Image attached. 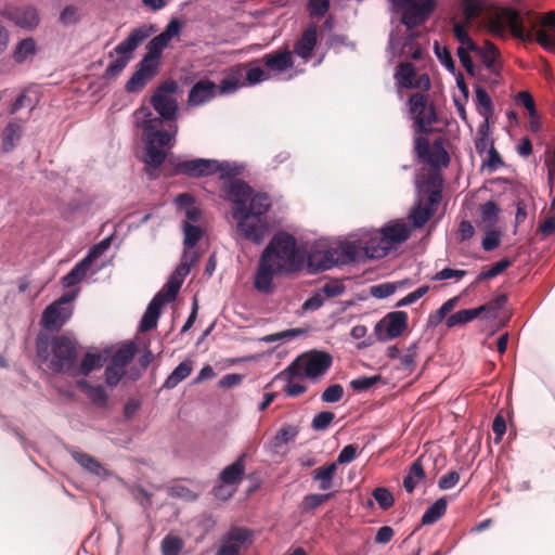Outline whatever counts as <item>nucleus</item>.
Instances as JSON below:
<instances>
[{
  "instance_id": "nucleus-18",
  "label": "nucleus",
  "mask_w": 555,
  "mask_h": 555,
  "mask_svg": "<svg viewBox=\"0 0 555 555\" xmlns=\"http://www.w3.org/2000/svg\"><path fill=\"white\" fill-rule=\"evenodd\" d=\"M217 93V85L212 80L199 79L189 90L188 105L191 107L202 106L216 98Z\"/></svg>"
},
{
  "instance_id": "nucleus-16",
  "label": "nucleus",
  "mask_w": 555,
  "mask_h": 555,
  "mask_svg": "<svg viewBox=\"0 0 555 555\" xmlns=\"http://www.w3.org/2000/svg\"><path fill=\"white\" fill-rule=\"evenodd\" d=\"M74 308H63L53 301L42 311L40 325L47 332H59L72 318Z\"/></svg>"
},
{
  "instance_id": "nucleus-55",
  "label": "nucleus",
  "mask_w": 555,
  "mask_h": 555,
  "mask_svg": "<svg viewBox=\"0 0 555 555\" xmlns=\"http://www.w3.org/2000/svg\"><path fill=\"white\" fill-rule=\"evenodd\" d=\"M113 235L102 238L99 243L92 245L83 259L91 266L98 258H100L112 245Z\"/></svg>"
},
{
  "instance_id": "nucleus-49",
  "label": "nucleus",
  "mask_w": 555,
  "mask_h": 555,
  "mask_svg": "<svg viewBox=\"0 0 555 555\" xmlns=\"http://www.w3.org/2000/svg\"><path fill=\"white\" fill-rule=\"evenodd\" d=\"M183 547L182 538L171 533L166 534L160 542L162 555H179Z\"/></svg>"
},
{
  "instance_id": "nucleus-63",
  "label": "nucleus",
  "mask_w": 555,
  "mask_h": 555,
  "mask_svg": "<svg viewBox=\"0 0 555 555\" xmlns=\"http://www.w3.org/2000/svg\"><path fill=\"white\" fill-rule=\"evenodd\" d=\"M481 219L485 222L494 224L499 220L500 207L493 201H488L480 205Z\"/></svg>"
},
{
  "instance_id": "nucleus-60",
  "label": "nucleus",
  "mask_w": 555,
  "mask_h": 555,
  "mask_svg": "<svg viewBox=\"0 0 555 555\" xmlns=\"http://www.w3.org/2000/svg\"><path fill=\"white\" fill-rule=\"evenodd\" d=\"M210 176L215 173H219V179L224 181L225 183H231V162L229 160H219L215 158H210Z\"/></svg>"
},
{
  "instance_id": "nucleus-48",
  "label": "nucleus",
  "mask_w": 555,
  "mask_h": 555,
  "mask_svg": "<svg viewBox=\"0 0 555 555\" xmlns=\"http://www.w3.org/2000/svg\"><path fill=\"white\" fill-rule=\"evenodd\" d=\"M475 95L477 106L483 108V112L481 113V115L483 116V120L489 121L490 117H492L494 113V106L491 96L489 95L488 91L480 86L475 87Z\"/></svg>"
},
{
  "instance_id": "nucleus-23",
  "label": "nucleus",
  "mask_w": 555,
  "mask_h": 555,
  "mask_svg": "<svg viewBox=\"0 0 555 555\" xmlns=\"http://www.w3.org/2000/svg\"><path fill=\"white\" fill-rule=\"evenodd\" d=\"M318 46V27L315 24H309L294 46L293 52L304 61L312 57V53Z\"/></svg>"
},
{
  "instance_id": "nucleus-12",
  "label": "nucleus",
  "mask_w": 555,
  "mask_h": 555,
  "mask_svg": "<svg viewBox=\"0 0 555 555\" xmlns=\"http://www.w3.org/2000/svg\"><path fill=\"white\" fill-rule=\"evenodd\" d=\"M338 249L328 247L326 249L308 250L305 247L304 251V269L306 268L309 274H319L324 271L331 270L335 267L334 255Z\"/></svg>"
},
{
  "instance_id": "nucleus-8",
  "label": "nucleus",
  "mask_w": 555,
  "mask_h": 555,
  "mask_svg": "<svg viewBox=\"0 0 555 555\" xmlns=\"http://www.w3.org/2000/svg\"><path fill=\"white\" fill-rule=\"evenodd\" d=\"M396 10H401V24L408 30L422 25L436 10L435 0H391Z\"/></svg>"
},
{
  "instance_id": "nucleus-24",
  "label": "nucleus",
  "mask_w": 555,
  "mask_h": 555,
  "mask_svg": "<svg viewBox=\"0 0 555 555\" xmlns=\"http://www.w3.org/2000/svg\"><path fill=\"white\" fill-rule=\"evenodd\" d=\"M386 240L388 247L393 248L397 245L405 242L410 235L411 230L402 219H395L386 222L379 229Z\"/></svg>"
},
{
  "instance_id": "nucleus-39",
  "label": "nucleus",
  "mask_w": 555,
  "mask_h": 555,
  "mask_svg": "<svg viewBox=\"0 0 555 555\" xmlns=\"http://www.w3.org/2000/svg\"><path fill=\"white\" fill-rule=\"evenodd\" d=\"M337 467L332 462L325 466L319 467L313 472L312 479L319 481V489L322 491L330 490L333 486V480Z\"/></svg>"
},
{
  "instance_id": "nucleus-13",
  "label": "nucleus",
  "mask_w": 555,
  "mask_h": 555,
  "mask_svg": "<svg viewBox=\"0 0 555 555\" xmlns=\"http://www.w3.org/2000/svg\"><path fill=\"white\" fill-rule=\"evenodd\" d=\"M159 64L142 57L135 65V70L125 83L127 93L140 92L149 81H151L159 72Z\"/></svg>"
},
{
  "instance_id": "nucleus-9",
  "label": "nucleus",
  "mask_w": 555,
  "mask_h": 555,
  "mask_svg": "<svg viewBox=\"0 0 555 555\" xmlns=\"http://www.w3.org/2000/svg\"><path fill=\"white\" fill-rule=\"evenodd\" d=\"M408 313L402 310L388 312L374 326L376 339L385 343L401 336L408 327Z\"/></svg>"
},
{
  "instance_id": "nucleus-11",
  "label": "nucleus",
  "mask_w": 555,
  "mask_h": 555,
  "mask_svg": "<svg viewBox=\"0 0 555 555\" xmlns=\"http://www.w3.org/2000/svg\"><path fill=\"white\" fill-rule=\"evenodd\" d=\"M169 164L172 166V176H184L191 179H199L210 176V158L179 159L171 156Z\"/></svg>"
},
{
  "instance_id": "nucleus-41",
  "label": "nucleus",
  "mask_w": 555,
  "mask_h": 555,
  "mask_svg": "<svg viewBox=\"0 0 555 555\" xmlns=\"http://www.w3.org/2000/svg\"><path fill=\"white\" fill-rule=\"evenodd\" d=\"M36 53L37 46L35 39L27 37L18 41L15 47L13 57L17 64H22L28 59V56L35 55Z\"/></svg>"
},
{
  "instance_id": "nucleus-25",
  "label": "nucleus",
  "mask_w": 555,
  "mask_h": 555,
  "mask_svg": "<svg viewBox=\"0 0 555 555\" xmlns=\"http://www.w3.org/2000/svg\"><path fill=\"white\" fill-rule=\"evenodd\" d=\"M260 62L271 73H284L294 65L293 53L288 49H280L267 53L261 57Z\"/></svg>"
},
{
  "instance_id": "nucleus-64",
  "label": "nucleus",
  "mask_w": 555,
  "mask_h": 555,
  "mask_svg": "<svg viewBox=\"0 0 555 555\" xmlns=\"http://www.w3.org/2000/svg\"><path fill=\"white\" fill-rule=\"evenodd\" d=\"M502 231L500 229L488 230L481 241V247L485 251H492L501 244Z\"/></svg>"
},
{
  "instance_id": "nucleus-54",
  "label": "nucleus",
  "mask_w": 555,
  "mask_h": 555,
  "mask_svg": "<svg viewBox=\"0 0 555 555\" xmlns=\"http://www.w3.org/2000/svg\"><path fill=\"white\" fill-rule=\"evenodd\" d=\"M482 56V63L487 69H489L494 75H500V69L495 65V61L499 57V50L493 43L488 42L486 44V50L481 49V52H478Z\"/></svg>"
},
{
  "instance_id": "nucleus-42",
  "label": "nucleus",
  "mask_w": 555,
  "mask_h": 555,
  "mask_svg": "<svg viewBox=\"0 0 555 555\" xmlns=\"http://www.w3.org/2000/svg\"><path fill=\"white\" fill-rule=\"evenodd\" d=\"M183 245L186 249L194 248L204 235V230L189 221L182 222Z\"/></svg>"
},
{
  "instance_id": "nucleus-4",
  "label": "nucleus",
  "mask_w": 555,
  "mask_h": 555,
  "mask_svg": "<svg viewBox=\"0 0 555 555\" xmlns=\"http://www.w3.org/2000/svg\"><path fill=\"white\" fill-rule=\"evenodd\" d=\"M49 347L53 358L49 363V369L57 374L69 372L77 360L76 340L66 334L50 336L43 331L39 332L36 337L37 354L42 360L49 358Z\"/></svg>"
},
{
  "instance_id": "nucleus-62",
  "label": "nucleus",
  "mask_w": 555,
  "mask_h": 555,
  "mask_svg": "<svg viewBox=\"0 0 555 555\" xmlns=\"http://www.w3.org/2000/svg\"><path fill=\"white\" fill-rule=\"evenodd\" d=\"M463 17L470 22L476 17L479 11L483 9L482 0H461L460 2Z\"/></svg>"
},
{
  "instance_id": "nucleus-32",
  "label": "nucleus",
  "mask_w": 555,
  "mask_h": 555,
  "mask_svg": "<svg viewBox=\"0 0 555 555\" xmlns=\"http://www.w3.org/2000/svg\"><path fill=\"white\" fill-rule=\"evenodd\" d=\"M415 66L411 62L399 63L395 73L397 83L406 89L420 88L415 78Z\"/></svg>"
},
{
  "instance_id": "nucleus-47",
  "label": "nucleus",
  "mask_w": 555,
  "mask_h": 555,
  "mask_svg": "<svg viewBox=\"0 0 555 555\" xmlns=\"http://www.w3.org/2000/svg\"><path fill=\"white\" fill-rule=\"evenodd\" d=\"M333 498L334 492L306 494L300 503V509L305 513L311 512Z\"/></svg>"
},
{
  "instance_id": "nucleus-57",
  "label": "nucleus",
  "mask_w": 555,
  "mask_h": 555,
  "mask_svg": "<svg viewBox=\"0 0 555 555\" xmlns=\"http://www.w3.org/2000/svg\"><path fill=\"white\" fill-rule=\"evenodd\" d=\"M372 496L383 511H388L395 504V498L390 490L386 487H376L372 491Z\"/></svg>"
},
{
  "instance_id": "nucleus-46",
  "label": "nucleus",
  "mask_w": 555,
  "mask_h": 555,
  "mask_svg": "<svg viewBox=\"0 0 555 555\" xmlns=\"http://www.w3.org/2000/svg\"><path fill=\"white\" fill-rule=\"evenodd\" d=\"M269 78V73L258 64V61H253L248 64L246 69V82L244 86L254 87L268 80Z\"/></svg>"
},
{
  "instance_id": "nucleus-30",
  "label": "nucleus",
  "mask_w": 555,
  "mask_h": 555,
  "mask_svg": "<svg viewBox=\"0 0 555 555\" xmlns=\"http://www.w3.org/2000/svg\"><path fill=\"white\" fill-rule=\"evenodd\" d=\"M426 478V473L423 466L422 456L417 457L410 465L406 475L403 477V488L411 494L417 487V482Z\"/></svg>"
},
{
  "instance_id": "nucleus-7",
  "label": "nucleus",
  "mask_w": 555,
  "mask_h": 555,
  "mask_svg": "<svg viewBox=\"0 0 555 555\" xmlns=\"http://www.w3.org/2000/svg\"><path fill=\"white\" fill-rule=\"evenodd\" d=\"M178 91L179 83L173 79H165L158 83L149 100L156 113V115L152 113V119L178 124L179 103L176 98Z\"/></svg>"
},
{
  "instance_id": "nucleus-10",
  "label": "nucleus",
  "mask_w": 555,
  "mask_h": 555,
  "mask_svg": "<svg viewBox=\"0 0 555 555\" xmlns=\"http://www.w3.org/2000/svg\"><path fill=\"white\" fill-rule=\"evenodd\" d=\"M299 360L304 362L306 378L317 380L325 375L333 364V357L325 350L311 349L302 352Z\"/></svg>"
},
{
  "instance_id": "nucleus-45",
  "label": "nucleus",
  "mask_w": 555,
  "mask_h": 555,
  "mask_svg": "<svg viewBox=\"0 0 555 555\" xmlns=\"http://www.w3.org/2000/svg\"><path fill=\"white\" fill-rule=\"evenodd\" d=\"M478 318V312L475 308L462 309L451 314L446 319V326L452 328L455 326H463L467 323L473 322Z\"/></svg>"
},
{
  "instance_id": "nucleus-14",
  "label": "nucleus",
  "mask_w": 555,
  "mask_h": 555,
  "mask_svg": "<svg viewBox=\"0 0 555 555\" xmlns=\"http://www.w3.org/2000/svg\"><path fill=\"white\" fill-rule=\"evenodd\" d=\"M222 191L225 197L233 204V218L243 212L250 195L254 193V189L243 179H235L232 180L231 183H224Z\"/></svg>"
},
{
  "instance_id": "nucleus-1",
  "label": "nucleus",
  "mask_w": 555,
  "mask_h": 555,
  "mask_svg": "<svg viewBox=\"0 0 555 555\" xmlns=\"http://www.w3.org/2000/svg\"><path fill=\"white\" fill-rule=\"evenodd\" d=\"M409 115L414 124V151L416 157L434 169L447 167L450 155L444 149V139L437 137L430 144L427 135L433 131V124L438 121V113L434 104H429L427 95L413 93L409 96Z\"/></svg>"
},
{
  "instance_id": "nucleus-37",
  "label": "nucleus",
  "mask_w": 555,
  "mask_h": 555,
  "mask_svg": "<svg viewBox=\"0 0 555 555\" xmlns=\"http://www.w3.org/2000/svg\"><path fill=\"white\" fill-rule=\"evenodd\" d=\"M448 501L444 496L437 499L422 515L421 522L429 526L437 522L447 512Z\"/></svg>"
},
{
  "instance_id": "nucleus-35",
  "label": "nucleus",
  "mask_w": 555,
  "mask_h": 555,
  "mask_svg": "<svg viewBox=\"0 0 555 555\" xmlns=\"http://www.w3.org/2000/svg\"><path fill=\"white\" fill-rule=\"evenodd\" d=\"M460 297L454 296L444 301L435 312L429 313L426 321V328L437 327L447 315L459 305Z\"/></svg>"
},
{
  "instance_id": "nucleus-36",
  "label": "nucleus",
  "mask_w": 555,
  "mask_h": 555,
  "mask_svg": "<svg viewBox=\"0 0 555 555\" xmlns=\"http://www.w3.org/2000/svg\"><path fill=\"white\" fill-rule=\"evenodd\" d=\"M91 266L83 258L80 259L75 266L62 278V285L66 288L74 287L80 283L90 270Z\"/></svg>"
},
{
  "instance_id": "nucleus-29",
  "label": "nucleus",
  "mask_w": 555,
  "mask_h": 555,
  "mask_svg": "<svg viewBox=\"0 0 555 555\" xmlns=\"http://www.w3.org/2000/svg\"><path fill=\"white\" fill-rule=\"evenodd\" d=\"M109 357V350L105 348L103 351L98 353L87 352L81 361L80 365L78 367V372L74 373L73 375L81 374V375H89L92 371L100 369L103 366V364L106 362V360Z\"/></svg>"
},
{
  "instance_id": "nucleus-2",
  "label": "nucleus",
  "mask_w": 555,
  "mask_h": 555,
  "mask_svg": "<svg viewBox=\"0 0 555 555\" xmlns=\"http://www.w3.org/2000/svg\"><path fill=\"white\" fill-rule=\"evenodd\" d=\"M134 116L143 118L138 125L144 144L142 160L146 167L158 169L167 158V150L176 145L179 125L152 119V111L144 104L134 111Z\"/></svg>"
},
{
  "instance_id": "nucleus-51",
  "label": "nucleus",
  "mask_w": 555,
  "mask_h": 555,
  "mask_svg": "<svg viewBox=\"0 0 555 555\" xmlns=\"http://www.w3.org/2000/svg\"><path fill=\"white\" fill-rule=\"evenodd\" d=\"M490 134L491 130L489 121L482 120L478 126V138L475 141V147L479 155L488 152L490 144L493 143L490 139Z\"/></svg>"
},
{
  "instance_id": "nucleus-50",
  "label": "nucleus",
  "mask_w": 555,
  "mask_h": 555,
  "mask_svg": "<svg viewBox=\"0 0 555 555\" xmlns=\"http://www.w3.org/2000/svg\"><path fill=\"white\" fill-rule=\"evenodd\" d=\"M433 48H434V53H435L436 57L438 59V61L440 62V64L450 74H455V70H457V69H456L455 61L453 60L450 50L447 47L440 46L439 41H437V40L434 41Z\"/></svg>"
},
{
  "instance_id": "nucleus-38",
  "label": "nucleus",
  "mask_w": 555,
  "mask_h": 555,
  "mask_svg": "<svg viewBox=\"0 0 555 555\" xmlns=\"http://www.w3.org/2000/svg\"><path fill=\"white\" fill-rule=\"evenodd\" d=\"M22 137V127L14 121L8 122L2 131V151L12 152Z\"/></svg>"
},
{
  "instance_id": "nucleus-43",
  "label": "nucleus",
  "mask_w": 555,
  "mask_h": 555,
  "mask_svg": "<svg viewBox=\"0 0 555 555\" xmlns=\"http://www.w3.org/2000/svg\"><path fill=\"white\" fill-rule=\"evenodd\" d=\"M513 264V260L509 258H502L499 261L492 263L487 270L478 273L473 284H478L483 280L493 279L503 273L507 268Z\"/></svg>"
},
{
  "instance_id": "nucleus-15",
  "label": "nucleus",
  "mask_w": 555,
  "mask_h": 555,
  "mask_svg": "<svg viewBox=\"0 0 555 555\" xmlns=\"http://www.w3.org/2000/svg\"><path fill=\"white\" fill-rule=\"evenodd\" d=\"M283 273L281 267L278 268L274 261H269L260 255L253 283L254 288L264 295H272L275 289L273 279Z\"/></svg>"
},
{
  "instance_id": "nucleus-27",
  "label": "nucleus",
  "mask_w": 555,
  "mask_h": 555,
  "mask_svg": "<svg viewBox=\"0 0 555 555\" xmlns=\"http://www.w3.org/2000/svg\"><path fill=\"white\" fill-rule=\"evenodd\" d=\"M298 434V426L291 424L283 425L269 441V450L273 453H278L283 446L294 441Z\"/></svg>"
},
{
  "instance_id": "nucleus-59",
  "label": "nucleus",
  "mask_w": 555,
  "mask_h": 555,
  "mask_svg": "<svg viewBox=\"0 0 555 555\" xmlns=\"http://www.w3.org/2000/svg\"><path fill=\"white\" fill-rule=\"evenodd\" d=\"M380 379L382 376L379 374L371 376H360L358 378L350 380L349 386L356 392H363L377 385L380 382Z\"/></svg>"
},
{
  "instance_id": "nucleus-34",
  "label": "nucleus",
  "mask_w": 555,
  "mask_h": 555,
  "mask_svg": "<svg viewBox=\"0 0 555 555\" xmlns=\"http://www.w3.org/2000/svg\"><path fill=\"white\" fill-rule=\"evenodd\" d=\"M361 248L359 241L344 243L339 248H337L338 253L334 255L335 266L356 262L359 258V250Z\"/></svg>"
},
{
  "instance_id": "nucleus-22",
  "label": "nucleus",
  "mask_w": 555,
  "mask_h": 555,
  "mask_svg": "<svg viewBox=\"0 0 555 555\" xmlns=\"http://www.w3.org/2000/svg\"><path fill=\"white\" fill-rule=\"evenodd\" d=\"M271 206L272 201L268 193L254 191L246 204V208H244L243 212L238 216L260 221V219H262V217L270 210Z\"/></svg>"
},
{
  "instance_id": "nucleus-53",
  "label": "nucleus",
  "mask_w": 555,
  "mask_h": 555,
  "mask_svg": "<svg viewBox=\"0 0 555 555\" xmlns=\"http://www.w3.org/2000/svg\"><path fill=\"white\" fill-rule=\"evenodd\" d=\"M253 531L246 527H237L229 530L222 538V542L238 544L240 547L247 541H251Z\"/></svg>"
},
{
  "instance_id": "nucleus-56",
  "label": "nucleus",
  "mask_w": 555,
  "mask_h": 555,
  "mask_svg": "<svg viewBox=\"0 0 555 555\" xmlns=\"http://www.w3.org/2000/svg\"><path fill=\"white\" fill-rule=\"evenodd\" d=\"M325 304V298L319 288L311 292V295L302 302L300 307V315L307 312H314L321 309Z\"/></svg>"
},
{
  "instance_id": "nucleus-61",
  "label": "nucleus",
  "mask_w": 555,
  "mask_h": 555,
  "mask_svg": "<svg viewBox=\"0 0 555 555\" xmlns=\"http://www.w3.org/2000/svg\"><path fill=\"white\" fill-rule=\"evenodd\" d=\"M182 28V21L179 17H171L158 36L170 46L171 39L178 37L181 34Z\"/></svg>"
},
{
  "instance_id": "nucleus-44",
  "label": "nucleus",
  "mask_w": 555,
  "mask_h": 555,
  "mask_svg": "<svg viewBox=\"0 0 555 555\" xmlns=\"http://www.w3.org/2000/svg\"><path fill=\"white\" fill-rule=\"evenodd\" d=\"M169 47L158 35L154 36L145 46V54L143 57L149 59L160 65L163 52Z\"/></svg>"
},
{
  "instance_id": "nucleus-3",
  "label": "nucleus",
  "mask_w": 555,
  "mask_h": 555,
  "mask_svg": "<svg viewBox=\"0 0 555 555\" xmlns=\"http://www.w3.org/2000/svg\"><path fill=\"white\" fill-rule=\"evenodd\" d=\"M442 183L443 180L440 175L416 176L415 191L417 198L408 215L412 228H424L435 216L442 199Z\"/></svg>"
},
{
  "instance_id": "nucleus-20",
  "label": "nucleus",
  "mask_w": 555,
  "mask_h": 555,
  "mask_svg": "<svg viewBox=\"0 0 555 555\" xmlns=\"http://www.w3.org/2000/svg\"><path fill=\"white\" fill-rule=\"evenodd\" d=\"M237 222V229L242 235L256 245H260L269 231V225L266 221H251V218H243L242 216L234 217Z\"/></svg>"
},
{
  "instance_id": "nucleus-52",
  "label": "nucleus",
  "mask_w": 555,
  "mask_h": 555,
  "mask_svg": "<svg viewBox=\"0 0 555 555\" xmlns=\"http://www.w3.org/2000/svg\"><path fill=\"white\" fill-rule=\"evenodd\" d=\"M544 23L548 25L550 31H540L538 42L546 50H555V13H551Z\"/></svg>"
},
{
  "instance_id": "nucleus-5",
  "label": "nucleus",
  "mask_w": 555,
  "mask_h": 555,
  "mask_svg": "<svg viewBox=\"0 0 555 555\" xmlns=\"http://www.w3.org/2000/svg\"><path fill=\"white\" fill-rule=\"evenodd\" d=\"M305 246L299 245L295 236L284 230L275 232L261 253V256L284 273L299 272L304 269Z\"/></svg>"
},
{
  "instance_id": "nucleus-28",
  "label": "nucleus",
  "mask_w": 555,
  "mask_h": 555,
  "mask_svg": "<svg viewBox=\"0 0 555 555\" xmlns=\"http://www.w3.org/2000/svg\"><path fill=\"white\" fill-rule=\"evenodd\" d=\"M77 387L98 406L105 408L107 405L108 395L103 385H92L81 378L77 380Z\"/></svg>"
},
{
  "instance_id": "nucleus-21",
  "label": "nucleus",
  "mask_w": 555,
  "mask_h": 555,
  "mask_svg": "<svg viewBox=\"0 0 555 555\" xmlns=\"http://www.w3.org/2000/svg\"><path fill=\"white\" fill-rule=\"evenodd\" d=\"M8 18L17 27L31 31L40 24V15L38 10L33 5H24L12 9Z\"/></svg>"
},
{
  "instance_id": "nucleus-40",
  "label": "nucleus",
  "mask_w": 555,
  "mask_h": 555,
  "mask_svg": "<svg viewBox=\"0 0 555 555\" xmlns=\"http://www.w3.org/2000/svg\"><path fill=\"white\" fill-rule=\"evenodd\" d=\"M138 351L137 344L134 341H130L121 347H119L112 357V362L115 366H119L125 369L133 358L135 357Z\"/></svg>"
},
{
  "instance_id": "nucleus-19",
  "label": "nucleus",
  "mask_w": 555,
  "mask_h": 555,
  "mask_svg": "<svg viewBox=\"0 0 555 555\" xmlns=\"http://www.w3.org/2000/svg\"><path fill=\"white\" fill-rule=\"evenodd\" d=\"M72 459L81 466L87 473L99 477L102 480L108 479L113 473L106 469L95 457L85 453L74 447L67 449Z\"/></svg>"
},
{
  "instance_id": "nucleus-26",
  "label": "nucleus",
  "mask_w": 555,
  "mask_h": 555,
  "mask_svg": "<svg viewBox=\"0 0 555 555\" xmlns=\"http://www.w3.org/2000/svg\"><path fill=\"white\" fill-rule=\"evenodd\" d=\"M247 454L243 452L238 457L225 466L219 474V479L227 486H235L240 483L245 475V459Z\"/></svg>"
},
{
  "instance_id": "nucleus-58",
  "label": "nucleus",
  "mask_w": 555,
  "mask_h": 555,
  "mask_svg": "<svg viewBox=\"0 0 555 555\" xmlns=\"http://www.w3.org/2000/svg\"><path fill=\"white\" fill-rule=\"evenodd\" d=\"M453 34L461 44H465L470 52H481V49L473 41L466 27L460 23H454Z\"/></svg>"
},
{
  "instance_id": "nucleus-6",
  "label": "nucleus",
  "mask_w": 555,
  "mask_h": 555,
  "mask_svg": "<svg viewBox=\"0 0 555 555\" xmlns=\"http://www.w3.org/2000/svg\"><path fill=\"white\" fill-rule=\"evenodd\" d=\"M156 31L157 27L154 24H143L133 28L114 51L108 53V57H113L114 53L117 57L104 69L103 79L111 80L119 76L133 59L134 51Z\"/></svg>"
},
{
  "instance_id": "nucleus-31",
  "label": "nucleus",
  "mask_w": 555,
  "mask_h": 555,
  "mask_svg": "<svg viewBox=\"0 0 555 555\" xmlns=\"http://www.w3.org/2000/svg\"><path fill=\"white\" fill-rule=\"evenodd\" d=\"M508 297L506 294H500L492 298L490 301L475 307L478 312V318L482 317L485 320H495L500 311L506 306Z\"/></svg>"
},
{
  "instance_id": "nucleus-33",
  "label": "nucleus",
  "mask_w": 555,
  "mask_h": 555,
  "mask_svg": "<svg viewBox=\"0 0 555 555\" xmlns=\"http://www.w3.org/2000/svg\"><path fill=\"white\" fill-rule=\"evenodd\" d=\"M192 370L193 362L191 360L182 361L167 376V378L163 383L162 389L170 390L176 388L182 380H184L191 374Z\"/></svg>"
},
{
  "instance_id": "nucleus-17",
  "label": "nucleus",
  "mask_w": 555,
  "mask_h": 555,
  "mask_svg": "<svg viewBox=\"0 0 555 555\" xmlns=\"http://www.w3.org/2000/svg\"><path fill=\"white\" fill-rule=\"evenodd\" d=\"M359 244L369 259H383L390 251L380 230L365 232L363 240H359Z\"/></svg>"
}]
</instances>
